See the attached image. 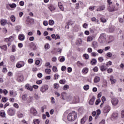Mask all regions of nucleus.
<instances>
[{"mask_svg":"<svg viewBox=\"0 0 124 124\" xmlns=\"http://www.w3.org/2000/svg\"><path fill=\"white\" fill-rule=\"evenodd\" d=\"M77 118V113L75 111H72L69 113L68 115L67 116V119L69 122H73L75 121Z\"/></svg>","mask_w":124,"mask_h":124,"instance_id":"obj_1","label":"nucleus"},{"mask_svg":"<svg viewBox=\"0 0 124 124\" xmlns=\"http://www.w3.org/2000/svg\"><path fill=\"white\" fill-rule=\"evenodd\" d=\"M106 42V34L105 33H102L100 34L99 39L98 42L101 44H103Z\"/></svg>","mask_w":124,"mask_h":124,"instance_id":"obj_2","label":"nucleus"},{"mask_svg":"<svg viewBox=\"0 0 124 124\" xmlns=\"http://www.w3.org/2000/svg\"><path fill=\"white\" fill-rule=\"evenodd\" d=\"M107 10L109 12H114L115 11H117L118 9L116 8V7L114 5H108Z\"/></svg>","mask_w":124,"mask_h":124,"instance_id":"obj_3","label":"nucleus"},{"mask_svg":"<svg viewBox=\"0 0 124 124\" xmlns=\"http://www.w3.org/2000/svg\"><path fill=\"white\" fill-rule=\"evenodd\" d=\"M48 89L49 86H48V85L44 84L40 87V91L42 93H46V91H48Z\"/></svg>","mask_w":124,"mask_h":124,"instance_id":"obj_4","label":"nucleus"},{"mask_svg":"<svg viewBox=\"0 0 124 124\" xmlns=\"http://www.w3.org/2000/svg\"><path fill=\"white\" fill-rule=\"evenodd\" d=\"M111 103L113 106H117V105L119 104V99L117 98L112 97L111 98Z\"/></svg>","mask_w":124,"mask_h":124,"instance_id":"obj_5","label":"nucleus"},{"mask_svg":"<svg viewBox=\"0 0 124 124\" xmlns=\"http://www.w3.org/2000/svg\"><path fill=\"white\" fill-rule=\"evenodd\" d=\"M110 110H111V107L107 105L104 107L103 112L104 113H109Z\"/></svg>","mask_w":124,"mask_h":124,"instance_id":"obj_6","label":"nucleus"},{"mask_svg":"<svg viewBox=\"0 0 124 124\" xmlns=\"http://www.w3.org/2000/svg\"><path fill=\"white\" fill-rule=\"evenodd\" d=\"M8 113L10 116H14L15 115V110L12 108H9L8 110Z\"/></svg>","mask_w":124,"mask_h":124,"instance_id":"obj_7","label":"nucleus"},{"mask_svg":"<svg viewBox=\"0 0 124 124\" xmlns=\"http://www.w3.org/2000/svg\"><path fill=\"white\" fill-rule=\"evenodd\" d=\"M24 65H25V62L23 61H21L16 64V66L17 68H20V67L24 66Z\"/></svg>","mask_w":124,"mask_h":124,"instance_id":"obj_8","label":"nucleus"},{"mask_svg":"<svg viewBox=\"0 0 124 124\" xmlns=\"http://www.w3.org/2000/svg\"><path fill=\"white\" fill-rule=\"evenodd\" d=\"M0 22L1 26H5L6 25V24H7V20H6V19L2 18V19H1Z\"/></svg>","mask_w":124,"mask_h":124,"instance_id":"obj_9","label":"nucleus"},{"mask_svg":"<svg viewBox=\"0 0 124 124\" xmlns=\"http://www.w3.org/2000/svg\"><path fill=\"white\" fill-rule=\"evenodd\" d=\"M94 100H95V97L93 96L89 101V104L90 105H93V102H94Z\"/></svg>","mask_w":124,"mask_h":124,"instance_id":"obj_10","label":"nucleus"},{"mask_svg":"<svg viewBox=\"0 0 124 124\" xmlns=\"http://www.w3.org/2000/svg\"><path fill=\"white\" fill-rule=\"evenodd\" d=\"M82 42H83L82 39L79 38V39H77V42H76V44L78 46H81V45L82 44Z\"/></svg>","mask_w":124,"mask_h":124,"instance_id":"obj_11","label":"nucleus"},{"mask_svg":"<svg viewBox=\"0 0 124 124\" xmlns=\"http://www.w3.org/2000/svg\"><path fill=\"white\" fill-rule=\"evenodd\" d=\"M18 39L21 41L25 40V35L23 34H20L18 36Z\"/></svg>","mask_w":124,"mask_h":124,"instance_id":"obj_12","label":"nucleus"},{"mask_svg":"<svg viewBox=\"0 0 124 124\" xmlns=\"http://www.w3.org/2000/svg\"><path fill=\"white\" fill-rule=\"evenodd\" d=\"M105 5L100 6L97 8V11H103L105 10Z\"/></svg>","mask_w":124,"mask_h":124,"instance_id":"obj_13","label":"nucleus"},{"mask_svg":"<svg viewBox=\"0 0 124 124\" xmlns=\"http://www.w3.org/2000/svg\"><path fill=\"white\" fill-rule=\"evenodd\" d=\"M31 18L30 16H27L26 20V24L27 25H31Z\"/></svg>","mask_w":124,"mask_h":124,"instance_id":"obj_14","label":"nucleus"},{"mask_svg":"<svg viewBox=\"0 0 124 124\" xmlns=\"http://www.w3.org/2000/svg\"><path fill=\"white\" fill-rule=\"evenodd\" d=\"M17 80L18 82H23V81H24V76L20 75L18 77Z\"/></svg>","mask_w":124,"mask_h":124,"instance_id":"obj_15","label":"nucleus"},{"mask_svg":"<svg viewBox=\"0 0 124 124\" xmlns=\"http://www.w3.org/2000/svg\"><path fill=\"white\" fill-rule=\"evenodd\" d=\"M100 81V78L99 77H95L94 78V83H98Z\"/></svg>","mask_w":124,"mask_h":124,"instance_id":"obj_16","label":"nucleus"},{"mask_svg":"<svg viewBox=\"0 0 124 124\" xmlns=\"http://www.w3.org/2000/svg\"><path fill=\"white\" fill-rule=\"evenodd\" d=\"M48 8L51 12L54 11V10L56 9V8H55L53 5H50L48 7Z\"/></svg>","mask_w":124,"mask_h":124,"instance_id":"obj_17","label":"nucleus"},{"mask_svg":"<svg viewBox=\"0 0 124 124\" xmlns=\"http://www.w3.org/2000/svg\"><path fill=\"white\" fill-rule=\"evenodd\" d=\"M96 62H97L96 60L95 59H93L91 62V64L92 65H95V64H96Z\"/></svg>","mask_w":124,"mask_h":124,"instance_id":"obj_18","label":"nucleus"},{"mask_svg":"<svg viewBox=\"0 0 124 124\" xmlns=\"http://www.w3.org/2000/svg\"><path fill=\"white\" fill-rule=\"evenodd\" d=\"M108 31L109 32H113L115 31V27L114 26H110L108 28Z\"/></svg>","mask_w":124,"mask_h":124,"instance_id":"obj_19","label":"nucleus"},{"mask_svg":"<svg viewBox=\"0 0 124 124\" xmlns=\"http://www.w3.org/2000/svg\"><path fill=\"white\" fill-rule=\"evenodd\" d=\"M97 46H98L97 42H93L92 43V47H93V48H97Z\"/></svg>","mask_w":124,"mask_h":124,"instance_id":"obj_20","label":"nucleus"},{"mask_svg":"<svg viewBox=\"0 0 124 124\" xmlns=\"http://www.w3.org/2000/svg\"><path fill=\"white\" fill-rule=\"evenodd\" d=\"M93 40V36H89L87 37V41L91 42Z\"/></svg>","mask_w":124,"mask_h":124,"instance_id":"obj_21","label":"nucleus"},{"mask_svg":"<svg viewBox=\"0 0 124 124\" xmlns=\"http://www.w3.org/2000/svg\"><path fill=\"white\" fill-rule=\"evenodd\" d=\"M10 20L12 21V22L14 23L15 21H16V17H15V16L12 15L10 17Z\"/></svg>","mask_w":124,"mask_h":124,"instance_id":"obj_22","label":"nucleus"},{"mask_svg":"<svg viewBox=\"0 0 124 124\" xmlns=\"http://www.w3.org/2000/svg\"><path fill=\"white\" fill-rule=\"evenodd\" d=\"M110 81L111 82V84H115L116 82H117V80L113 78V77H111V78H110Z\"/></svg>","mask_w":124,"mask_h":124,"instance_id":"obj_23","label":"nucleus"},{"mask_svg":"<svg viewBox=\"0 0 124 124\" xmlns=\"http://www.w3.org/2000/svg\"><path fill=\"white\" fill-rule=\"evenodd\" d=\"M88 72H89V68H84L82 70V72L84 74H86V73H88Z\"/></svg>","mask_w":124,"mask_h":124,"instance_id":"obj_24","label":"nucleus"},{"mask_svg":"<svg viewBox=\"0 0 124 124\" xmlns=\"http://www.w3.org/2000/svg\"><path fill=\"white\" fill-rule=\"evenodd\" d=\"M45 66H46L47 68H51L52 67V65H51V64L50 63V62H46L45 63Z\"/></svg>","mask_w":124,"mask_h":124,"instance_id":"obj_25","label":"nucleus"},{"mask_svg":"<svg viewBox=\"0 0 124 124\" xmlns=\"http://www.w3.org/2000/svg\"><path fill=\"white\" fill-rule=\"evenodd\" d=\"M9 6H10V7H11V8H16V7L17 5H16V4L15 3H12V4H9Z\"/></svg>","mask_w":124,"mask_h":124,"instance_id":"obj_26","label":"nucleus"},{"mask_svg":"<svg viewBox=\"0 0 124 124\" xmlns=\"http://www.w3.org/2000/svg\"><path fill=\"white\" fill-rule=\"evenodd\" d=\"M101 111H100V109H98L96 111V114L97 115H96L95 117V119H97L98 118V116H99V114H101Z\"/></svg>","mask_w":124,"mask_h":124,"instance_id":"obj_27","label":"nucleus"},{"mask_svg":"<svg viewBox=\"0 0 124 124\" xmlns=\"http://www.w3.org/2000/svg\"><path fill=\"white\" fill-rule=\"evenodd\" d=\"M32 111L33 115L34 116H36V115L37 114V111H36V110L34 109V108H32Z\"/></svg>","mask_w":124,"mask_h":124,"instance_id":"obj_28","label":"nucleus"},{"mask_svg":"<svg viewBox=\"0 0 124 124\" xmlns=\"http://www.w3.org/2000/svg\"><path fill=\"white\" fill-rule=\"evenodd\" d=\"M33 122L34 124H39V123H40L39 119H34Z\"/></svg>","mask_w":124,"mask_h":124,"instance_id":"obj_29","label":"nucleus"},{"mask_svg":"<svg viewBox=\"0 0 124 124\" xmlns=\"http://www.w3.org/2000/svg\"><path fill=\"white\" fill-rule=\"evenodd\" d=\"M100 69H101V71H105L106 70V69H107V68L106 67V66H105L104 65H102L101 66Z\"/></svg>","mask_w":124,"mask_h":124,"instance_id":"obj_30","label":"nucleus"},{"mask_svg":"<svg viewBox=\"0 0 124 124\" xmlns=\"http://www.w3.org/2000/svg\"><path fill=\"white\" fill-rule=\"evenodd\" d=\"M13 36H11L9 38H7L5 39V41H6V42H9V41H11V39L13 38Z\"/></svg>","mask_w":124,"mask_h":124,"instance_id":"obj_31","label":"nucleus"},{"mask_svg":"<svg viewBox=\"0 0 124 124\" xmlns=\"http://www.w3.org/2000/svg\"><path fill=\"white\" fill-rule=\"evenodd\" d=\"M26 89H27L29 91H31V87L30 86V84H26L25 86Z\"/></svg>","mask_w":124,"mask_h":124,"instance_id":"obj_32","label":"nucleus"},{"mask_svg":"<svg viewBox=\"0 0 124 124\" xmlns=\"http://www.w3.org/2000/svg\"><path fill=\"white\" fill-rule=\"evenodd\" d=\"M0 48L3 50H4V51H6L7 50V46L5 45L2 46H0Z\"/></svg>","mask_w":124,"mask_h":124,"instance_id":"obj_33","label":"nucleus"},{"mask_svg":"<svg viewBox=\"0 0 124 124\" xmlns=\"http://www.w3.org/2000/svg\"><path fill=\"white\" fill-rule=\"evenodd\" d=\"M48 24L49 25H50V26H53V25L55 24V22H54V20H49L48 22Z\"/></svg>","mask_w":124,"mask_h":124,"instance_id":"obj_34","label":"nucleus"},{"mask_svg":"<svg viewBox=\"0 0 124 124\" xmlns=\"http://www.w3.org/2000/svg\"><path fill=\"white\" fill-rule=\"evenodd\" d=\"M45 72L47 74H51V69H46Z\"/></svg>","mask_w":124,"mask_h":124,"instance_id":"obj_35","label":"nucleus"},{"mask_svg":"<svg viewBox=\"0 0 124 124\" xmlns=\"http://www.w3.org/2000/svg\"><path fill=\"white\" fill-rule=\"evenodd\" d=\"M45 49L46 50H48V49H49L50 48V46L49 45V44H46L45 45Z\"/></svg>","mask_w":124,"mask_h":124,"instance_id":"obj_36","label":"nucleus"},{"mask_svg":"<svg viewBox=\"0 0 124 124\" xmlns=\"http://www.w3.org/2000/svg\"><path fill=\"white\" fill-rule=\"evenodd\" d=\"M100 20L102 23H106L107 22V20L104 17H101Z\"/></svg>","mask_w":124,"mask_h":124,"instance_id":"obj_37","label":"nucleus"},{"mask_svg":"<svg viewBox=\"0 0 124 124\" xmlns=\"http://www.w3.org/2000/svg\"><path fill=\"white\" fill-rule=\"evenodd\" d=\"M79 101V98L78 97H74V103H78Z\"/></svg>","mask_w":124,"mask_h":124,"instance_id":"obj_38","label":"nucleus"},{"mask_svg":"<svg viewBox=\"0 0 124 124\" xmlns=\"http://www.w3.org/2000/svg\"><path fill=\"white\" fill-rule=\"evenodd\" d=\"M68 89H69V86L68 85H64L63 88L64 91H66V90H68Z\"/></svg>","mask_w":124,"mask_h":124,"instance_id":"obj_39","label":"nucleus"},{"mask_svg":"<svg viewBox=\"0 0 124 124\" xmlns=\"http://www.w3.org/2000/svg\"><path fill=\"white\" fill-rule=\"evenodd\" d=\"M31 45H32V48H33V50H35L37 48L36 46L35 45V44L33 43H32Z\"/></svg>","mask_w":124,"mask_h":124,"instance_id":"obj_40","label":"nucleus"},{"mask_svg":"<svg viewBox=\"0 0 124 124\" xmlns=\"http://www.w3.org/2000/svg\"><path fill=\"white\" fill-rule=\"evenodd\" d=\"M52 70H53V72H57L58 69H57V66H53L52 67Z\"/></svg>","mask_w":124,"mask_h":124,"instance_id":"obj_41","label":"nucleus"},{"mask_svg":"<svg viewBox=\"0 0 124 124\" xmlns=\"http://www.w3.org/2000/svg\"><path fill=\"white\" fill-rule=\"evenodd\" d=\"M83 58H85L86 60H88L89 58V54H84L83 55Z\"/></svg>","mask_w":124,"mask_h":124,"instance_id":"obj_42","label":"nucleus"},{"mask_svg":"<svg viewBox=\"0 0 124 124\" xmlns=\"http://www.w3.org/2000/svg\"><path fill=\"white\" fill-rule=\"evenodd\" d=\"M59 88H60V85H59V84L55 83L54 86V89H56V90H57V89H59Z\"/></svg>","mask_w":124,"mask_h":124,"instance_id":"obj_43","label":"nucleus"},{"mask_svg":"<svg viewBox=\"0 0 124 124\" xmlns=\"http://www.w3.org/2000/svg\"><path fill=\"white\" fill-rule=\"evenodd\" d=\"M98 55V53H96L94 52L91 53V56L92 57H96Z\"/></svg>","mask_w":124,"mask_h":124,"instance_id":"obj_44","label":"nucleus"},{"mask_svg":"<svg viewBox=\"0 0 124 124\" xmlns=\"http://www.w3.org/2000/svg\"><path fill=\"white\" fill-rule=\"evenodd\" d=\"M60 62H64L65 61V58H64V57H62L61 58V59L59 60Z\"/></svg>","mask_w":124,"mask_h":124,"instance_id":"obj_45","label":"nucleus"},{"mask_svg":"<svg viewBox=\"0 0 124 124\" xmlns=\"http://www.w3.org/2000/svg\"><path fill=\"white\" fill-rule=\"evenodd\" d=\"M85 120H86V117H84L82 119H81V124H85Z\"/></svg>","mask_w":124,"mask_h":124,"instance_id":"obj_46","label":"nucleus"},{"mask_svg":"<svg viewBox=\"0 0 124 124\" xmlns=\"http://www.w3.org/2000/svg\"><path fill=\"white\" fill-rule=\"evenodd\" d=\"M22 100H23L24 101H26V100H27V95H23L22 97Z\"/></svg>","mask_w":124,"mask_h":124,"instance_id":"obj_47","label":"nucleus"},{"mask_svg":"<svg viewBox=\"0 0 124 124\" xmlns=\"http://www.w3.org/2000/svg\"><path fill=\"white\" fill-rule=\"evenodd\" d=\"M8 99H7V97H2V101H3V102H6V101H7Z\"/></svg>","mask_w":124,"mask_h":124,"instance_id":"obj_48","label":"nucleus"},{"mask_svg":"<svg viewBox=\"0 0 124 124\" xmlns=\"http://www.w3.org/2000/svg\"><path fill=\"white\" fill-rule=\"evenodd\" d=\"M59 83L60 84H64L65 83V79H61L60 80Z\"/></svg>","mask_w":124,"mask_h":124,"instance_id":"obj_49","label":"nucleus"},{"mask_svg":"<svg viewBox=\"0 0 124 124\" xmlns=\"http://www.w3.org/2000/svg\"><path fill=\"white\" fill-rule=\"evenodd\" d=\"M0 116L2 118H4L5 117V112H1L0 111Z\"/></svg>","mask_w":124,"mask_h":124,"instance_id":"obj_50","label":"nucleus"},{"mask_svg":"<svg viewBox=\"0 0 124 124\" xmlns=\"http://www.w3.org/2000/svg\"><path fill=\"white\" fill-rule=\"evenodd\" d=\"M83 89L85 91H87V90H89V89H90V86L89 85H85L83 87Z\"/></svg>","mask_w":124,"mask_h":124,"instance_id":"obj_51","label":"nucleus"},{"mask_svg":"<svg viewBox=\"0 0 124 124\" xmlns=\"http://www.w3.org/2000/svg\"><path fill=\"white\" fill-rule=\"evenodd\" d=\"M101 101L100 100V99H97L95 102V105H98V104H99V103H100Z\"/></svg>","mask_w":124,"mask_h":124,"instance_id":"obj_52","label":"nucleus"},{"mask_svg":"<svg viewBox=\"0 0 124 124\" xmlns=\"http://www.w3.org/2000/svg\"><path fill=\"white\" fill-rule=\"evenodd\" d=\"M59 77H60V75H58L57 74L54 75L55 80L58 79L59 78Z\"/></svg>","mask_w":124,"mask_h":124,"instance_id":"obj_53","label":"nucleus"},{"mask_svg":"<svg viewBox=\"0 0 124 124\" xmlns=\"http://www.w3.org/2000/svg\"><path fill=\"white\" fill-rule=\"evenodd\" d=\"M15 59H16V58H15V56L12 55L11 56V62H14V61H15Z\"/></svg>","mask_w":124,"mask_h":124,"instance_id":"obj_54","label":"nucleus"},{"mask_svg":"<svg viewBox=\"0 0 124 124\" xmlns=\"http://www.w3.org/2000/svg\"><path fill=\"white\" fill-rule=\"evenodd\" d=\"M16 46L13 45L12 47V52H15V51H16Z\"/></svg>","mask_w":124,"mask_h":124,"instance_id":"obj_55","label":"nucleus"},{"mask_svg":"<svg viewBox=\"0 0 124 124\" xmlns=\"http://www.w3.org/2000/svg\"><path fill=\"white\" fill-rule=\"evenodd\" d=\"M108 73H112L113 72V69L112 68H109L107 70Z\"/></svg>","mask_w":124,"mask_h":124,"instance_id":"obj_56","label":"nucleus"},{"mask_svg":"<svg viewBox=\"0 0 124 124\" xmlns=\"http://www.w3.org/2000/svg\"><path fill=\"white\" fill-rule=\"evenodd\" d=\"M93 70L94 72H97V71H98V68H97V67H95L93 68Z\"/></svg>","mask_w":124,"mask_h":124,"instance_id":"obj_57","label":"nucleus"},{"mask_svg":"<svg viewBox=\"0 0 124 124\" xmlns=\"http://www.w3.org/2000/svg\"><path fill=\"white\" fill-rule=\"evenodd\" d=\"M61 70L62 71H65V70H66V67L65 66H62L61 68Z\"/></svg>","mask_w":124,"mask_h":124,"instance_id":"obj_58","label":"nucleus"},{"mask_svg":"<svg viewBox=\"0 0 124 124\" xmlns=\"http://www.w3.org/2000/svg\"><path fill=\"white\" fill-rule=\"evenodd\" d=\"M98 60H99L100 62H103V61H104V59H103V57H99L98 58Z\"/></svg>","mask_w":124,"mask_h":124,"instance_id":"obj_59","label":"nucleus"},{"mask_svg":"<svg viewBox=\"0 0 124 124\" xmlns=\"http://www.w3.org/2000/svg\"><path fill=\"white\" fill-rule=\"evenodd\" d=\"M76 9H79L80 8V6H79V3H77L76 4Z\"/></svg>","mask_w":124,"mask_h":124,"instance_id":"obj_60","label":"nucleus"},{"mask_svg":"<svg viewBox=\"0 0 124 124\" xmlns=\"http://www.w3.org/2000/svg\"><path fill=\"white\" fill-rule=\"evenodd\" d=\"M51 102L53 104H54V103H55V98L53 97H52L51 98Z\"/></svg>","mask_w":124,"mask_h":124,"instance_id":"obj_61","label":"nucleus"},{"mask_svg":"<svg viewBox=\"0 0 124 124\" xmlns=\"http://www.w3.org/2000/svg\"><path fill=\"white\" fill-rule=\"evenodd\" d=\"M97 52L99 54H102V53H103V50L102 49H98Z\"/></svg>","mask_w":124,"mask_h":124,"instance_id":"obj_62","label":"nucleus"},{"mask_svg":"<svg viewBox=\"0 0 124 124\" xmlns=\"http://www.w3.org/2000/svg\"><path fill=\"white\" fill-rule=\"evenodd\" d=\"M119 23H123L124 22V19L122 18H119Z\"/></svg>","mask_w":124,"mask_h":124,"instance_id":"obj_63","label":"nucleus"},{"mask_svg":"<svg viewBox=\"0 0 124 124\" xmlns=\"http://www.w3.org/2000/svg\"><path fill=\"white\" fill-rule=\"evenodd\" d=\"M122 118H124V109L121 111Z\"/></svg>","mask_w":124,"mask_h":124,"instance_id":"obj_64","label":"nucleus"}]
</instances>
